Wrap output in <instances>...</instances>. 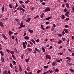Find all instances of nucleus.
<instances>
[{"label":"nucleus","instance_id":"8fccbe9b","mask_svg":"<svg viewBox=\"0 0 74 74\" xmlns=\"http://www.w3.org/2000/svg\"><path fill=\"white\" fill-rule=\"evenodd\" d=\"M64 12H66V11H67V9H66V8L64 9Z\"/></svg>","mask_w":74,"mask_h":74},{"label":"nucleus","instance_id":"79ce46f5","mask_svg":"<svg viewBox=\"0 0 74 74\" xmlns=\"http://www.w3.org/2000/svg\"><path fill=\"white\" fill-rule=\"evenodd\" d=\"M62 40L63 41H66V38H62Z\"/></svg>","mask_w":74,"mask_h":74},{"label":"nucleus","instance_id":"4be33fe9","mask_svg":"<svg viewBox=\"0 0 74 74\" xmlns=\"http://www.w3.org/2000/svg\"><path fill=\"white\" fill-rule=\"evenodd\" d=\"M48 66H44V69H48Z\"/></svg>","mask_w":74,"mask_h":74},{"label":"nucleus","instance_id":"1a4fd4ad","mask_svg":"<svg viewBox=\"0 0 74 74\" xmlns=\"http://www.w3.org/2000/svg\"><path fill=\"white\" fill-rule=\"evenodd\" d=\"M31 20V18H29L28 20L25 21V22H30V21Z\"/></svg>","mask_w":74,"mask_h":74},{"label":"nucleus","instance_id":"2eb2a0df","mask_svg":"<svg viewBox=\"0 0 74 74\" xmlns=\"http://www.w3.org/2000/svg\"><path fill=\"white\" fill-rule=\"evenodd\" d=\"M51 16L49 17H47L45 18V20H49V19H51Z\"/></svg>","mask_w":74,"mask_h":74},{"label":"nucleus","instance_id":"20e7f679","mask_svg":"<svg viewBox=\"0 0 74 74\" xmlns=\"http://www.w3.org/2000/svg\"><path fill=\"white\" fill-rule=\"evenodd\" d=\"M51 10V9L49 8H47L45 9V12H47L48 11H49Z\"/></svg>","mask_w":74,"mask_h":74},{"label":"nucleus","instance_id":"ea45409f","mask_svg":"<svg viewBox=\"0 0 74 74\" xmlns=\"http://www.w3.org/2000/svg\"><path fill=\"white\" fill-rule=\"evenodd\" d=\"M9 7L10 8H12V7L11 6V4H9Z\"/></svg>","mask_w":74,"mask_h":74},{"label":"nucleus","instance_id":"2f4dec72","mask_svg":"<svg viewBox=\"0 0 74 74\" xmlns=\"http://www.w3.org/2000/svg\"><path fill=\"white\" fill-rule=\"evenodd\" d=\"M28 50L29 51H30V52H32V49L31 48H29L28 49Z\"/></svg>","mask_w":74,"mask_h":74},{"label":"nucleus","instance_id":"423d86ee","mask_svg":"<svg viewBox=\"0 0 74 74\" xmlns=\"http://www.w3.org/2000/svg\"><path fill=\"white\" fill-rule=\"evenodd\" d=\"M25 40H29V38L27 36H26L24 37Z\"/></svg>","mask_w":74,"mask_h":74},{"label":"nucleus","instance_id":"13d9d810","mask_svg":"<svg viewBox=\"0 0 74 74\" xmlns=\"http://www.w3.org/2000/svg\"><path fill=\"white\" fill-rule=\"evenodd\" d=\"M22 11H23V12H25V9H23V8H22V10H21Z\"/></svg>","mask_w":74,"mask_h":74},{"label":"nucleus","instance_id":"a878e982","mask_svg":"<svg viewBox=\"0 0 74 74\" xmlns=\"http://www.w3.org/2000/svg\"><path fill=\"white\" fill-rule=\"evenodd\" d=\"M15 20H16V22H19V21H20V20L19 19H18L17 18H15Z\"/></svg>","mask_w":74,"mask_h":74},{"label":"nucleus","instance_id":"58836bf2","mask_svg":"<svg viewBox=\"0 0 74 74\" xmlns=\"http://www.w3.org/2000/svg\"><path fill=\"white\" fill-rule=\"evenodd\" d=\"M19 3H20V4H23L24 3L22 1H19Z\"/></svg>","mask_w":74,"mask_h":74},{"label":"nucleus","instance_id":"4468645a","mask_svg":"<svg viewBox=\"0 0 74 74\" xmlns=\"http://www.w3.org/2000/svg\"><path fill=\"white\" fill-rule=\"evenodd\" d=\"M64 32H65V33L66 34L68 33V31H67V29L65 28V29H64Z\"/></svg>","mask_w":74,"mask_h":74},{"label":"nucleus","instance_id":"f03ea898","mask_svg":"<svg viewBox=\"0 0 74 74\" xmlns=\"http://www.w3.org/2000/svg\"><path fill=\"white\" fill-rule=\"evenodd\" d=\"M69 12H67L64 15L65 16H66L67 17H69Z\"/></svg>","mask_w":74,"mask_h":74},{"label":"nucleus","instance_id":"c756f323","mask_svg":"<svg viewBox=\"0 0 74 74\" xmlns=\"http://www.w3.org/2000/svg\"><path fill=\"white\" fill-rule=\"evenodd\" d=\"M51 64L52 65V66H55V64H56V62H53Z\"/></svg>","mask_w":74,"mask_h":74},{"label":"nucleus","instance_id":"c9c22d12","mask_svg":"<svg viewBox=\"0 0 74 74\" xmlns=\"http://www.w3.org/2000/svg\"><path fill=\"white\" fill-rule=\"evenodd\" d=\"M70 71H71V72H74V70H73V69H69Z\"/></svg>","mask_w":74,"mask_h":74},{"label":"nucleus","instance_id":"7ed1b4c3","mask_svg":"<svg viewBox=\"0 0 74 74\" xmlns=\"http://www.w3.org/2000/svg\"><path fill=\"white\" fill-rule=\"evenodd\" d=\"M1 62H3V63H4L5 62L4 60V58H3V56H1Z\"/></svg>","mask_w":74,"mask_h":74},{"label":"nucleus","instance_id":"412c9836","mask_svg":"<svg viewBox=\"0 0 74 74\" xmlns=\"http://www.w3.org/2000/svg\"><path fill=\"white\" fill-rule=\"evenodd\" d=\"M55 72H58L59 71V69H58V68H56L55 70Z\"/></svg>","mask_w":74,"mask_h":74},{"label":"nucleus","instance_id":"aec40b11","mask_svg":"<svg viewBox=\"0 0 74 74\" xmlns=\"http://www.w3.org/2000/svg\"><path fill=\"white\" fill-rule=\"evenodd\" d=\"M4 6L3 5V6L2 8V12H4Z\"/></svg>","mask_w":74,"mask_h":74},{"label":"nucleus","instance_id":"6e6552de","mask_svg":"<svg viewBox=\"0 0 74 74\" xmlns=\"http://www.w3.org/2000/svg\"><path fill=\"white\" fill-rule=\"evenodd\" d=\"M28 31L29 32L31 33H33V30H31L30 29H28Z\"/></svg>","mask_w":74,"mask_h":74},{"label":"nucleus","instance_id":"f8f14e48","mask_svg":"<svg viewBox=\"0 0 74 74\" xmlns=\"http://www.w3.org/2000/svg\"><path fill=\"white\" fill-rule=\"evenodd\" d=\"M35 51H38L39 53H40V50L39 49H37V48H36L35 49Z\"/></svg>","mask_w":74,"mask_h":74},{"label":"nucleus","instance_id":"c03bdc74","mask_svg":"<svg viewBox=\"0 0 74 74\" xmlns=\"http://www.w3.org/2000/svg\"><path fill=\"white\" fill-rule=\"evenodd\" d=\"M12 33L11 32V31L9 32V35H11V34Z\"/></svg>","mask_w":74,"mask_h":74},{"label":"nucleus","instance_id":"09e8293b","mask_svg":"<svg viewBox=\"0 0 74 74\" xmlns=\"http://www.w3.org/2000/svg\"><path fill=\"white\" fill-rule=\"evenodd\" d=\"M32 74V72H29L27 73V74Z\"/></svg>","mask_w":74,"mask_h":74},{"label":"nucleus","instance_id":"bf43d9fd","mask_svg":"<svg viewBox=\"0 0 74 74\" xmlns=\"http://www.w3.org/2000/svg\"><path fill=\"white\" fill-rule=\"evenodd\" d=\"M18 33V32H16V33H14V35H16V34H17Z\"/></svg>","mask_w":74,"mask_h":74},{"label":"nucleus","instance_id":"f704fd0d","mask_svg":"<svg viewBox=\"0 0 74 74\" xmlns=\"http://www.w3.org/2000/svg\"><path fill=\"white\" fill-rule=\"evenodd\" d=\"M66 59H68V60H71V58L70 57H67L66 58Z\"/></svg>","mask_w":74,"mask_h":74},{"label":"nucleus","instance_id":"f3484780","mask_svg":"<svg viewBox=\"0 0 74 74\" xmlns=\"http://www.w3.org/2000/svg\"><path fill=\"white\" fill-rule=\"evenodd\" d=\"M10 53H11V54H12V55L13 54H14V53H14V51H10Z\"/></svg>","mask_w":74,"mask_h":74},{"label":"nucleus","instance_id":"39448f33","mask_svg":"<svg viewBox=\"0 0 74 74\" xmlns=\"http://www.w3.org/2000/svg\"><path fill=\"white\" fill-rule=\"evenodd\" d=\"M0 26H1L2 27H4V25H3V23H2L1 22H0Z\"/></svg>","mask_w":74,"mask_h":74},{"label":"nucleus","instance_id":"6e6d98bb","mask_svg":"<svg viewBox=\"0 0 74 74\" xmlns=\"http://www.w3.org/2000/svg\"><path fill=\"white\" fill-rule=\"evenodd\" d=\"M39 41H40V40H39V39H37L36 40V42H38Z\"/></svg>","mask_w":74,"mask_h":74},{"label":"nucleus","instance_id":"f257e3e1","mask_svg":"<svg viewBox=\"0 0 74 74\" xmlns=\"http://www.w3.org/2000/svg\"><path fill=\"white\" fill-rule=\"evenodd\" d=\"M46 58L45 59H49L50 60L51 59V56H49V55H47L46 56Z\"/></svg>","mask_w":74,"mask_h":74},{"label":"nucleus","instance_id":"338daca9","mask_svg":"<svg viewBox=\"0 0 74 74\" xmlns=\"http://www.w3.org/2000/svg\"><path fill=\"white\" fill-rule=\"evenodd\" d=\"M25 74H27V71H25Z\"/></svg>","mask_w":74,"mask_h":74},{"label":"nucleus","instance_id":"3c124183","mask_svg":"<svg viewBox=\"0 0 74 74\" xmlns=\"http://www.w3.org/2000/svg\"><path fill=\"white\" fill-rule=\"evenodd\" d=\"M13 63H14V64H16V62H15V61H13Z\"/></svg>","mask_w":74,"mask_h":74},{"label":"nucleus","instance_id":"9b49d317","mask_svg":"<svg viewBox=\"0 0 74 74\" xmlns=\"http://www.w3.org/2000/svg\"><path fill=\"white\" fill-rule=\"evenodd\" d=\"M66 7L67 8L69 9V4L68 3H67L66 4Z\"/></svg>","mask_w":74,"mask_h":74},{"label":"nucleus","instance_id":"a18cd8bd","mask_svg":"<svg viewBox=\"0 0 74 74\" xmlns=\"http://www.w3.org/2000/svg\"><path fill=\"white\" fill-rule=\"evenodd\" d=\"M57 35H58V36H59V37H61V36H62V34H58Z\"/></svg>","mask_w":74,"mask_h":74},{"label":"nucleus","instance_id":"774afa93","mask_svg":"<svg viewBox=\"0 0 74 74\" xmlns=\"http://www.w3.org/2000/svg\"><path fill=\"white\" fill-rule=\"evenodd\" d=\"M72 10H73V11L74 12V7L72 8Z\"/></svg>","mask_w":74,"mask_h":74},{"label":"nucleus","instance_id":"ddd939ff","mask_svg":"<svg viewBox=\"0 0 74 74\" xmlns=\"http://www.w3.org/2000/svg\"><path fill=\"white\" fill-rule=\"evenodd\" d=\"M29 60H30V59L29 58H28V59H26L25 60V61L27 63V62H29Z\"/></svg>","mask_w":74,"mask_h":74},{"label":"nucleus","instance_id":"dca6fc26","mask_svg":"<svg viewBox=\"0 0 74 74\" xmlns=\"http://www.w3.org/2000/svg\"><path fill=\"white\" fill-rule=\"evenodd\" d=\"M19 70L20 71H22V68L21 67V66L19 65Z\"/></svg>","mask_w":74,"mask_h":74},{"label":"nucleus","instance_id":"72a5a7b5","mask_svg":"<svg viewBox=\"0 0 74 74\" xmlns=\"http://www.w3.org/2000/svg\"><path fill=\"white\" fill-rule=\"evenodd\" d=\"M29 43H30L31 45V46H33V43H32V42H31V41H29Z\"/></svg>","mask_w":74,"mask_h":74},{"label":"nucleus","instance_id":"a211bd4d","mask_svg":"<svg viewBox=\"0 0 74 74\" xmlns=\"http://www.w3.org/2000/svg\"><path fill=\"white\" fill-rule=\"evenodd\" d=\"M62 42V41L61 40H59L58 41V44H60Z\"/></svg>","mask_w":74,"mask_h":74},{"label":"nucleus","instance_id":"0eeeda50","mask_svg":"<svg viewBox=\"0 0 74 74\" xmlns=\"http://www.w3.org/2000/svg\"><path fill=\"white\" fill-rule=\"evenodd\" d=\"M2 36L3 37L5 40H7V38H6V36H5V35L4 34H2Z\"/></svg>","mask_w":74,"mask_h":74},{"label":"nucleus","instance_id":"393cba45","mask_svg":"<svg viewBox=\"0 0 74 74\" xmlns=\"http://www.w3.org/2000/svg\"><path fill=\"white\" fill-rule=\"evenodd\" d=\"M20 26H21V27H23V22H22V21L21 22Z\"/></svg>","mask_w":74,"mask_h":74},{"label":"nucleus","instance_id":"e2e57ef3","mask_svg":"<svg viewBox=\"0 0 74 74\" xmlns=\"http://www.w3.org/2000/svg\"><path fill=\"white\" fill-rule=\"evenodd\" d=\"M22 7L23 8H25V6L24 5H22Z\"/></svg>","mask_w":74,"mask_h":74},{"label":"nucleus","instance_id":"a19ab883","mask_svg":"<svg viewBox=\"0 0 74 74\" xmlns=\"http://www.w3.org/2000/svg\"><path fill=\"white\" fill-rule=\"evenodd\" d=\"M50 29V26H47L46 27V29Z\"/></svg>","mask_w":74,"mask_h":74},{"label":"nucleus","instance_id":"052dcab7","mask_svg":"<svg viewBox=\"0 0 74 74\" xmlns=\"http://www.w3.org/2000/svg\"><path fill=\"white\" fill-rule=\"evenodd\" d=\"M42 5H45V2H42Z\"/></svg>","mask_w":74,"mask_h":74},{"label":"nucleus","instance_id":"9d476101","mask_svg":"<svg viewBox=\"0 0 74 74\" xmlns=\"http://www.w3.org/2000/svg\"><path fill=\"white\" fill-rule=\"evenodd\" d=\"M0 53L2 56H4V53H3V51H1L0 52Z\"/></svg>","mask_w":74,"mask_h":74},{"label":"nucleus","instance_id":"4c0bfd02","mask_svg":"<svg viewBox=\"0 0 74 74\" xmlns=\"http://www.w3.org/2000/svg\"><path fill=\"white\" fill-rule=\"evenodd\" d=\"M62 19H64L65 18V16H64L63 15H62Z\"/></svg>","mask_w":74,"mask_h":74},{"label":"nucleus","instance_id":"473e14b6","mask_svg":"<svg viewBox=\"0 0 74 74\" xmlns=\"http://www.w3.org/2000/svg\"><path fill=\"white\" fill-rule=\"evenodd\" d=\"M43 16H44V13H42L40 15L41 18H43Z\"/></svg>","mask_w":74,"mask_h":74},{"label":"nucleus","instance_id":"c85d7f7f","mask_svg":"<svg viewBox=\"0 0 74 74\" xmlns=\"http://www.w3.org/2000/svg\"><path fill=\"white\" fill-rule=\"evenodd\" d=\"M31 41L34 44H36V42H35V41L34 40H33V39L31 40Z\"/></svg>","mask_w":74,"mask_h":74},{"label":"nucleus","instance_id":"603ef678","mask_svg":"<svg viewBox=\"0 0 74 74\" xmlns=\"http://www.w3.org/2000/svg\"><path fill=\"white\" fill-rule=\"evenodd\" d=\"M66 21H69V20H70V18H66Z\"/></svg>","mask_w":74,"mask_h":74},{"label":"nucleus","instance_id":"0e129e2a","mask_svg":"<svg viewBox=\"0 0 74 74\" xmlns=\"http://www.w3.org/2000/svg\"><path fill=\"white\" fill-rule=\"evenodd\" d=\"M17 69V68L16 67V65L14 67V69H15V70H16V69Z\"/></svg>","mask_w":74,"mask_h":74},{"label":"nucleus","instance_id":"864d4df0","mask_svg":"<svg viewBox=\"0 0 74 74\" xmlns=\"http://www.w3.org/2000/svg\"><path fill=\"white\" fill-rule=\"evenodd\" d=\"M52 46H51L49 49H52Z\"/></svg>","mask_w":74,"mask_h":74},{"label":"nucleus","instance_id":"e433bc0d","mask_svg":"<svg viewBox=\"0 0 74 74\" xmlns=\"http://www.w3.org/2000/svg\"><path fill=\"white\" fill-rule=\"evenodd\" d=\"M48 73V71H46L42 73V74H47Z\"/></svg>","mask_w":74,"mask_h":74},{"label":"nucleus","instance_id":"b1692460","mask_svg":"<svg viewBox=\"0 0 74 74\" xmlns=\"http://www.w3.org/2000/svg\"><path fill=\"white\" fill-rule=\"evenodd\" d=\"M26 70L28 71H30V68L29 67H28L27 69Z\"/></svg>","mask_w":74,"mask_h":74},{"label":"nucleus","instance_id":"5701e85b","mask_svg":"<svg viewBox=\"0 0 74 74\" xmlns=\"http://www.w3.org/2000/svg\"><path fill=\"white\" fill-rule=\"evenodd\" d=\"M38 17H39V16L37 15L35 17H34V19H37V18H38Z\"/></svg>","mask_w":74,"mask_h":74},{"label":"nucleus","instance_id":"5fc2aeb1","mask_svg":"<svg viewBox=\"0 0 74 74\" xmlns=\"http://www.w3.org/2000/svg\"><path fill=\"white\" fill-rule=\"evenodd\" d=\"M27 47H31V46H30V44H28Z\"/></svg>","mask_w":74,"mask_h":74},{"label":"nucleus","instance_id":"7c9ffc66","mask_svg":"<svg viewBox=\"0 0 74 74\" xmlns=\"http://www.w3.org/2000/svg\"><path fill=\"white\" fill-rule=\"evenodd\" d=\"M29 2H30V1H29V0H27L25 2V4H27Z\"/></svg>","mask_w":74,"mask_h":74},{"label":"nucleus","instance_id":"49530a36","mask_svg":"<svg viewBox=\"0 0 74 74\" xmlns=\"http://www.w3.org/2000/svg\"><path fill=\"white\" fill-rule=\"evenodd\" d=\"M24 35H23V36L24 37H25V36L26 34V33L24 32Z\"/></svg>","mask_w":74,"mask_h":74},{"label":"nucleus","instance_id":"69168bd1","mask_svg":"<svg viewBox=\"0 0 74 74\" xmlns=\"http://www.w3.org/2000/svg\"><path fill=\"white\" fill-rule=\"evenodd\" d=\"M23 47H24L25 48H26V46L25 45H23Z\"/></svg>","mask_w":74,"mask_h":74},{"label":"nucleus","instance_id":"bb28decb","mask_svg":"<svg viewBox=\"0 0 74 74\" xmlns=\"http://www.w3.org/2000/svg\"><path fill=\"white\" fill-rule=\"evenodd\" d=\"M12 58L14 59V60H16V58H15V57L14 55L13 54H12Z\"/></svg>","mask_w":74,"mask_h":74},{"label":"nucleus","instance_id":"680f3d73","mask_svg":"<svg viewBox=\"0 0 74 74\" xmlns=\"http://www.w3.org/2000/svg\"><path fill=\"white\" fill-rule=\"evenodd\" d=\"M40 70H38L37 71V73H39L40 72Z\"/></svg>","mask_w":74,"mask_h":74},{"label":"nucleus","instance_id":"6ab92c4d","mask_svg":"<svg viewBox=\"0 0 74 74\" xmlns=\"http://www.w3.org/2000/svg\"><path fill=\"white\" fill-rule=\"evenodd\" d=\"M10 67L12 68V69L13 68V66L12 64V63H10Z\"/></svg>","mask_w":74,"mask_h":74},{"label":"nucleus","instance_id":"cd10ccee","mask_svg":"<svg viewBox=\"0 0 74 74\" xmlns=\"http://www.w3.org/2000/svg\"><path fill=\"white\" fill-rule=\"evenodd\" d=\"M42 49L43 52H45V49L44 47H42Z\"/></svg>","mask_w":74,"mask_h":74},{"label":"nucleus","instance_id":"de8ad7c7","mask_svg":"<svg viewBox=\"0 0 74 74\" xmlns=\"http://www.w3.org/2000/svg\"><path fill=\"white\" fill-rule=\"evenodd\" d=\"M68 64H69V65H70V66H71L73 64V63H68Z\"/></svg>","mask_w":74,"mask_h":74},{"label":"nucleus","instance_id":"37998d69","mask_svg":"<svg viewBox=\"0 0 74 74\" xmlns=\"http://www.w3.org/2000/svg\"><path fill=\"white\" fill-rule=\"evenodd\" d=\"M62 36H64V35L65 34V32H64L63 31L62 32Z\"/></svg>","mask_w":74,"mask_h":74},{"label":"nucleus","instance_id":"4d7b16f0","mask_svg":"<svg viewBox=\"0 0 74 74\" xmlns=\"http://www.w3.org/2000/svg\"><path fill=\"white\" fill-rule=\"evenodd\" d=\"M68 26H69L68 25H65V27L66 28H67V27H68Z\"/></svg>","mask_w":74,"mask_h":74}]
</instances>
